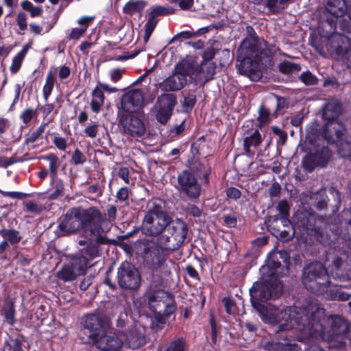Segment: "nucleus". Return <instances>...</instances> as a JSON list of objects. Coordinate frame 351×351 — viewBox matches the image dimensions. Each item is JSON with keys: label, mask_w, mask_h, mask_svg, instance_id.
I'll list each match as a JSON object with an SVG mask.
<instances>
[{"label": "nucleus", "mask_w": 351, "mask_h": 351, "mask_svg": "<svg viewBox=\"0 0 351 351\" xmlns=\"http://www.w3.org/2000/svg\"><path fill=\"white\" fill-rule=\"evenodd\" d=\"M164 351H188L186 341L180 337L170 341Z\"/></svg>", "instance_id": "obj_47"}, {"label": "nucleus", "mask_w": 351, "mask_h": 351, "mask_svg": "<svg viewBox=\"0 0 351 351\" xmlns=\"http://www.w3.org/2000/svg\"><path fill=\"white\" fill-rule=\"evenodd\" d=\"M282 227L276 229V237L283 241H288L293 239L297 230L291 221L289 223H280Z\"/></svg>", "instance_id": "obj_32"}, {"label": "nucleus", "mask_w": 351, "mask_h": 351, "mask_svg": "<svg viewBox=\"0 0 351 351\" xmlns=\"http://www.w3.org/2000/svg\"><path fill=\"white\" fill-rule=\"evenodd\" d=\"M145 3L142 1L131 0L126 3L123 8V12L127 14H133L136 12H141L145 8Z\"/></svg>", "instance_id": "obj_48"}, {"label": "nucleus", "mask_w": 351, "mask_h": 351, "mask_svg": "<svg viewBox=\"0 0 351 351\" xmlns=\"http://www.w3.org/2000/svg\"><path fill=\"white\" fill-rule=\"evenodd\" d=\"M258 121L261 124L268 123L270 121V110L263 104L258 108Z\"/></svg>", "instance_id": "obj_58"}, {"label": "nucleus", "mask_w": 351, "mask_h": 351, "mask_svg": "<svg viewBox=\"0 0 351 351\" xmlns=\"http://www.w3.org/2000/svg\"><path fill=\"white\" fill-rule=\"evenodd\" d=\"M269 350L271 349L281 350L283 351H299L301 348L296 343H291L289 339H285V342H272L266 346Z\"/></svg>", "instance_id": "obj_39"}, {"label": "nucleus", "mask_w": 351, "mask_h": 351, "mask_svg": "<svg viewBox=\"0 0 351 351\" xmlns=\"http://www.w3.org/2000/svg\"><path fill=\"white\" fill-rule=\"evenodd\" d=\"M125 343L130 349L137 350L146 343V336L136 329H132L126 337Z\"/></svg>", "instance_id": "obj_29"}, {"label": "nucleus", "mask_w": 351, "mask_h": 351, "mask_svg": "<svg viewBox=\"0 0 351 351\" xmlns=\"http://www.w3.org/2000/svg\"><path fill=\"white\" fill-rule=\"evenodd\" d=\"M79 276L69 262L64 263L56 273V277L64 282H73Z\"/></svg>", "instance_id": "obj_31"}, {"label": "nucleus", "mask_w": 351, "mask_h": 351, "mask_svg": "<svg viewBox=\"0 0 351 351\" xmlns=\"http://www.w3.org/2000/svg\"><path fill=\"white\" fill-rule=\"evenodd\" d=\"M123 132L135 139L143 138L146 134V126L143 115L139 113L122 114L119 121Z\"/></svg>", "instance_id": "obj_13"}, {"label": "nucleus", "mask_w": 351, "mask_h": 351, "mask_svg": "<svg viewBox=\"0 0 351 351\" xmlns=\"http://www.w3.org/2000/svg\"><path fill=\"white\" fill-rule=\"evenodd\" d=\"M195 69L193 80L196 82L204 80V82H207L212 80L215 74L216 64L214 62H204L197 67L195 66Z\"/></svg>", "instance_id": "obj_27"}, {"label": "nucleus", "mask_w": 351, "mask_h": 351, "mask_svg": "<svg viewBox=\"0 0 351 351\" xmlns=\"http://www.w3.org/2000/svg\"><path fill=\"white\" fill-rule=\"evenodd\" d=\"M158 19H154L149 14L148 19L145 25V35H144V40L145 42H147L153 33L157 23L158 22Z\"/></svg>", "instance_id": "obj_55"}, {"label": "nucleus", "mask_w": 351, "mask_h": 351, "mask_svg": "<svg viewBox=\"0 0 351 351\" xmlns=\"http://www.w3.org/2000/svg\"><path fill=\"white\" fill-rule=\"evenodd\" d=\"M28 49H29L28 44L24 45L23 49L20 51H19L16 53V55L13 58L11 66L10 67V72L12 74L16 73L21 69L22 63H23V62L25 59V57L27 53Z\"/></svg>", "instance_id": "obj_41"}, {"label": "nucleus", "mask_w": 351, "mask_h": 351, "mask_svg": "<svg viewBox=\"0 0 351 351\" xmlns=\"http://www.w3.org/2000/svg\"><path fill=\"white\" fill-rule=\"evenodd\" d=\"M268 10L274 14H280L285 10V2L281 0H263L262 3Z\"/></svg>", "instance_id": "obj_46"}, {"label": "nucleus", "mask_w": 351, "mask_h": 351, "mask_svg": "<svg viewBox=\"0 0 351 351\" xmlns=\"http://www.w3.org/2000/svg\"><path fill=\"white\" fill-rule=\"evenodd\" d=\"M86 161V156L78 148H76L71 156V163L75 165H79L84 164Z\"/></svg>", "instance_id": "obj_62"}, {"label": "nucleus", "mask_w": 351, "mask_h": 351, "mask_svg": "<svg viewBox=\"0 0 351 351\" xmlns=\"http://www.w3.org/2000/svg\"><path fill=\"white\" fill-rule=\"evenodd\" d=\"M325 316V309L320 306L316 300H312L305 306L301 313H298L295 322L300 330L320 332L321 337L328 341H339L344 340L350 335V322L345 317L332 315L328 317L326 324L322 323Z\"/></svg>", "instance_id": "obj_2"}, {"label": "nucleus", "mask_w": 351, "mask_h": 351, "mask_svg": "<svg viewBox=\"0 0 351 351\" xmlns=\"http://www.w3.org/2000/svg\"><path fill=\"white\" fill-rule=\"evenodd\" d=\"M56 81V75L52 68H51L47 74L45 84L43 88V95L45 101H48L49 97L53 91Z\"/></svg>", "instance_id": "obj_42"}, {"label": "nucleus", "mask_w": 351, "mask_h": 351, "mask_svg": "<svg viewBox=\"0 0 351 351\" xmlns=\"http://www.w3.org/2000/svg\"><path fill=\"white\" fill-rule=\"evenodd\" d=\"M300 80L306 86H313L318 84L317 77L309 71L302 72L300 75Z\"/></svg>", "instance_id": "obj_56"}, {"label": "nucleus", "mask_w": 351, "mask_h": 351, "mask_svg": "<svg viewBox=\"0 0 351 351\" xmlns=\"http://www.w3.org/2000/svg\"><path fill=\"white\" fill-rule=\"evenodd\" d=\"M53 119V117L49 118L46 122H42L41 124L34 130L32 131L29 134L27 135L25 138L24 144L29 145L35 143L45 132L46 127L51 123Z\"/></svg>", "instance_id": "obj_38"}, {"label": "nucleus", "mask_w": 351, "mask_h": 351, "mask_svg": "<svg viewBox=\"0 0 351 351\" xmlns=\"http://www.w3.org/2000/svg\"><path fill=\"white\" fill-rule=\"evenodd\" d=\"M316 161L313 153L308 154L302 160V167L306 171L311 173L319 166Z\"/></svg>", "instance_id": "obj_53"}, {"label": "nucleus", "mask_w": 351, "mask_h": 351, "mask_svg": "<svg viewBox=\"0 0 351 351\" xmlns=\"http://www.w3.org/2000/svg\"><path fill=\"white\" fill-rule=\"evenodd\" d=\"M337 152L342 158L351 157V135L346 132L341 140L337 141Z\"/></svg>", "instance_id": "obj_33"}, {"label": "nucleus", "mask_w": 351, "mask_h": 351, "mask_svg": "<svg viewBox=\"0 0 351 351\" xmlns=\"http://www.w3.org/2000/svg\"><path fill=\"white\" fill-rule=\"evenodd\" d=\"M86 197L90 199L93 197L91 195H95V197H100L103 194V191L98 183L90 185L84 190Z\"/></svg>", "instance_id": "obj_57"}, {"label": "nucleus", "mask_w": 351, "mask_h": 351, "mask_svg": "<svg viewBox=\"0 0 351 351\" xmlns=\"http://www.w3.org/2000/svg\"><path fill=\"white\" fill-rule=\"evenodd\" d=\"M341 228L339 230L338 240L341 237L345 240H351V208L343 209L338 216Z\"/></svg>", "instance_id": "obj_26"}, {"label": "nucleus", "mask_w": 351, "mask_h": 351, "mask_svg": "<svg viewBox=\"0 0 351 351\" xmlns=\"http://www.w3.org/2000/svg\"><path fill=\"white\" fill-rule=\"evenodd\" d=\"M178 189L189 199H197L201 193V185L193 173L184 170L178 176Z\"/></svg>", "instance_id": "obj_15"}, {"label": "nucleus", "mask_w": 351, "mask_h": 351, "mask_svg": "<svg viewBox=\"0 0 351 351\" xmlns=\"http://www.w3.org/2000/svg\"><path fill=\"white\" fill-rule=\"evenodd\" d=\"M347 287L348 286L346 285H335L329 289L328 295L332 300L347 301L351 298V293H348L342 289Z\"/></svg>", "instance_id": "obj_36"}, {"label": "nucleus", "mask_w": 351, "mask_h": 351, "mask_svg": "<svg viewBox=\"0 0 351 351\" xmlns=\"http://www.w3.org/2000/svg\"><path fill=\"white\" fill-rule=\"evenodd\" d=\"M68 261L77 274L80 276L86 274L88 268L93 266V260L96 258L90 255L89 252L85 247L80 249L77 253L69 256Z\"/></svg>", "instance_id": "obj_21"}, {"label": "nucleus", "mask_w": 351, "mask_h": 351, "mask_svg": "<svg viewBox=\"0 0 351 351\" xmlns=\"http://www.w3.org/2000/svg\"><path fill=\"white\" fill-rule=\"evenodd\" d=\"M291 320V307L286 306L281 309H272L271 315L267 319V323L272 325H278V332L286 331L291 328L288 324Z\"/></svg>", "instance_id": "obj_23"}, {"label": "nucleus", "mask_w": 351, "mask_h": 351, "mask_svg": "<svg viewBox=\"0 0 351 351\" xmlns=\"http://www.w3.org/2000/svg\"><path fill=\"white\" fill-rule=\"evenodd\" d=\"M104 219V217L97 207L71 208L60 219L57 230L60 232L58 236H69L81 230L95 234L101 229V223Z\"/></svg>", "instance_id": "obj_3"}, {"label": "nucleus", "mask_w": 351, "mask_h": 351, "mask_svg": "<svg viewBox=\"0 0 351 351\" xmlns=\"http://www.w3.org/2000/svg\"><path fill=\"white\" fill-rule=\"evenodd\" d=\"M3 311L6 322L11 326H14L16 323V311L14 302L12 300L7 302Z\"/></svg>", "instance_id": "obj_45"}, {"label": "nucleus", "mask_w": 351, "mask_h": 351, "mask_svg": "<svg viewBox=\"0 0 351 351\" xmlns=\"http://www.w3.org/2000/svg\"><path fill=\"white\" fill-rule=\"evenodd\" d=\"M332 264L336 269V273L340 280L347 281L351 280V274H346V275L339 274V271L341 270V267L343 265V260L340 257H337L332 261Z\"/></svg>", "instance_id": "obj_61"}, {"label": "nucleus", "mask_w": 351, "mask_h": 351, "mask_svg": "<svg viewBox=\"0 0 351 351\" xmlns=\"http://www.w3.org/2000/svg\"><path fill=\"white\" fill-rule=\"evenodd\" d=\"M347 129L340 121H327L322 126V137L330 145L337 143L343 138Z\"/></svg>", "instance_id": "obj_20"}, {"label": "nucleus", "mask_w": 351, "mask_h": 351, "mask_svg": "<svg viewBox=\"0 0 351 351\" xmlns=\"http://www.w3.org/2000/svg\"><path fill=\"white\" fill-rule=\"evenodd\" d=\"M54 137L52 140L56 147L60 151H65L67 147V140L64 137H61L58 134L54 133Z\"/></svg>", "instance_id": "obj_64"}, {"label": "nucleus", "mask_w": 351, "mask_h": 351, "mask_svg": "<svg viewBox=\"0 0 351 351\" xmlns=\"http://www.w3.org/2000/svg\"><path fill=\"white\" fill-rule=\"evenodd\" d=\"M331 47L335 58L342 61L348 68H351V39L346 36H340L332 41Z\"/></svg>", "instance_id": "obj_18"}, {"label": "nucleus", "mask_w": 351, "mask_h": 351, "mask_svg": "<svg viewBox=\"0 0 351 351\" xmlns=\"http://www.w3.org/2000/svg\"><path fill=\"white\" fill-rule=\"evenodd\" d=\"M50 192L49 198L50 199H56L64 195L65 186L63 180L58 176L50 177Z\"/></svg>", "instance_id": "obj_30"}, {"label": "nucleus", "mask_w": 351, "mask_h": 351, "mask_svg": "<svg viewBox=\"0 0 351 351\" xmlns=\"http://www.w3.org/2000/svg\"><path fill=\"white\" fill-rule=\"evenodd\" d=\"M342 111L341 103L336 99H332L325 104L322 118L326 121H339L338 117L341 114Z\"/></svg>", "instance_id": "obj_28"}, {"label": "nucleus", "mask_w": 351, "mask_h": 351, "mask_svg": "<svg viewBox=\"0 0 351 351\" xmlns=\"http://www.w3.org/2000/svg\"><path fill=\"white\" fill-rule=\"evenodd\" d=\"M169 238L160 236L156 239H143L138 241L137 253L144 264L153 272L158 271L165 263V252L168 250Z\"/></svg>", "instance_id": "obj_6"}, {"label": "nucleus", "mask_w": 351, "mask_h": 351, "mask_svg": "<svg viewBox=\"0 0 351 351\" xmlns=\"http://www.w3.org/2000/svg\"><path fill=\"white\" fill-rule=\"evenodd\" d=\"M345 33H351V19L348 17V19H345L343 17H341L337 19V31L334 34H339L336 39L341 36V34H345ZM329 34V33L328 32ZM330 35H332V34H330Z\"/></svg>", "instance_id": "obj_50"}, {"label": "nucleus", "mask_w": 351, "mask_h": 351, "mask_svg": "<svg viewBox=\"0 0 351 351\" xmlns=\"http://www.w3.org/2000/svg\"><path fill=\"white\" fill-rule=\"evenodd\" d=\"M325 10L330 16L321 21L322 27L329 34L337 31V19L346 14L351 19V0H326Z\"/></svg>", "instance_id": "obj_10"}, {"label": "nucleus", "mask_w": 351, "mask_h": 351, "mask_svg": "<svg viewBox=\"0 0 351 351\" xmlns=\"http://www.w3.org/2000/svg\"><path fill=\"white\" fill-rule=\"evenodd\" d=\"M195 64L183 59L174 66L172 74L159 83V88L164 92H173L182 89L187 84V77L193 79Z\"/></svg>", "instance_id": "obj_8"}, {"label": "nucleus", "mask_w": 351, "mask_h": 351, "mask_svg": "<svg viewBox=\"0 0 351 351\" xmlns=\"http://www.w3.org/2000/svg\"><path fill=\"white\" fill-rule=\"evenodd\" d=\"M313 154L321 167H326L332 156V152L327 146H322Z\"/></svg>", "instance_id": "obj_35"}, {"label": "nucleus", "mask_w": 351, "mask_h": 351, "mask_svg": "<svg viewBox=\"0 0 351 351\" xmlns=\"http://www.w3.org/2000/svg\"><path fill=\"white\" fill-rule=\"evenodd\" d=\"M0 235L9 242L10 245H16L22 239L21 232L14 228H3L0 230Z\"/></svg>", "instance_id": "obj_37"}, {"label": "nucleus", "mask_w": 351, "mask_h": 351, "mask_svg": "<svg viewBox=\"0 0 351 351\" xmlns=\"http://www.w3.org/2000/svg\"><path fill=\"white\" fill-rule=\"evenodd\" d=\"M302 281L307 291L317 295L326 293L331 283L327 269L318 261L310 263L303 268Z\"/></svg>", "instance_id": "obj_7"}, {"label": "nucleus", "mask_w": 351, "mask_h": 351, "mask_svg": "<svg viewBox=\"0 0 351 351\" xmlns=\"http://www.w3.org/2000/svg\"><path fill=\"white\" fill-rule=\"evenodd\" d=\"M262 142L261 133L256 130L250 136L244 139V149L247 153L251 152L250 147H257Z\"/></svg>", "instance_id": "obj_43"}, {"label": "nucleus", "mask_w": 351, "mask_h": 351, "mask_svg": "<svg viewBox=\"0 0 351 351\" xmlns=\"http://www.w3.org/2000/svg\"><path fill=\"white\" fill-rule=\"evenodd\" d=\"M223 222L228 228H235L237 224V214L232 212L230 214H224L222 217Z\"/></svg>", "instance_id": "obj_63"}, {"label": "nucleus", "mask_w": 351, "mask_h": 351, "mask_svg": "<svg viewBox=\"0 0 351 351\" xmlns=\"http://www.w3.org/2000/svg\"><path fill=\"white\" fill-rule=\"evenodd\" d=\"M279 71L285 75H289L293 73L298 72L301 70V66L299 64L291 62L287 60H284L280 62L278 66Z\"/></svg>", "instance_id": "obj_49"}, {"label": "nucleus", "mask_w": 351, "mask_h": 351, "mask_svg": "<svg viewBox=\"0 0 351 351\" xmlns=\"http://www.w3.org/2000/svg\"><path fill=\"white\" fill-rule=\"evenodd\" d=\"M103 89L97 86L92 93L93 99L90 102V108L93 112H99L104 103V94Z\"/></svg>", "instance_id": "obj_34"}, {"label": "nucleus", "mask_w": 351, "mask_h": 351, "mask_svg": "<svg viewBox=\"0 0 351 351\" xmlns=\"http://www.w3.org/2000/svg\"><path fill=\"white\" fill-rule=\"evenodd\" d=\"M169 238L168 250L175 251L183 245L189 233L187 223L181 219L173 220L171 217L170 223L165 230Z\"/></svg>", "instance_id": "obj_14"}, {"label": "nucleus", "mask_w": 351, "mask_h": 351, "mask_svg": "<svg viewBox=\"0 0 351 351\" xmlns=\"http://www.w3.org/2000/svg\"><path fill=\"white\" fill-rule=\"evenodd\" d=\"M144 94L141 89H134L125 93L121 101L122 110L125 113H138L143 107Z\"/></svg>", "instance_id": "obj_19"}, {"label": "nucleus", "mask_w": 351, "mask_h": 351, "mask_svg": "<svg viewBox=\"0 0 351 351\" xmlns=\"http://www.w3.org/2000/svg\"><path fill=\"white\" fill-rule=\"evenodd\" d=\"M328 196L326 194L317 195L314 198L313 206L318 210H323L327 208Z\"/></svg>", "instance_id": "obj_59"}, {"label": "nucleus", "mask_w": 351, "mask_h": 351, "mask_svg": "<svg viewBox=\"0 0 351 351\" xmlns=\"http://www.w3.org/2000/svg\"><path fill=\"white\" fill-rule=\"evenodd\" d=\"M290 264V255L286 250L271 252L266 264L260 269V280L254 282L249 290L252 306L265 322L267 323L272 309L263 303L282 295L283 284L279 277L288 274Z\"/></svg>", "instance_id": "obj_1"}, {"label": "nucleus", "mask_w": 351, "mask_h": 351, "mask_svg": "<svg viewBox=\"0 0 351 351\" xmlns=\"http://www.w3.org/2000/svg\"><path fill=\"white\" fill-rule=\"evenodd\" d=\"M141 275L132 263L125 261L117 268V282L120 289L126 291H138L141 287Z\"/></svg>", "instance_id": "obj_11"}, {"label": "nucleus", "mask_w": 351, "mask_h": 351, "mask_svg": "<svg viewBox=\"0 0 351 351\" xmlns=\"http://www.w3.org/2000/svg\"><path fill=\"white\" fill-rule=\"evenodd\" d=\"M293 227L300 234L302 239L307 241L315 240L324 246L335 247L338 241L339 230L337 223H328L324 230L317 224V219L314 215L300 211L297 212L293 217Z\"/></svg>", "instance_id": "obj_4"}, {"label": "nucleus", "mask_w": 351, "mask_h": 351, "mask_svg": "<svg viewBox=\"0 0 351 351\" xmlns=\"http://www.w3.org/2000/svg\"><path fill=\"white\" fill-rule=\"evenodd\" d=\"M226 312L229 314H234L237 312V306L234 299L232 297H225L222 300Z\"/></svg>", "instance_id": "obj_60"}, {"label": "nucleus", "mask_w": 351, "mask_h": 351, "mask_svg": "<svg viewBox=\"0 0 351 351\" xmlns=\"http://www.w3.org/2000/svg\"><path fill=\"white\" fill-rule=\"evenodd\" d=\"M95 342L98 348L103 351H117L123 345L122 340L115 335H108L107 330L101 335Z\"/></svg>", "instance_id": "obj_24"}, {"label": "nucleus", "mask_w": 351, "mask_h": 351, "mask_svg": "<svg viewBox=\"0 0 351 351\" xmlns=\"http://www.w3.org/2000/svg\"><path fill=\"white\" fill-rule=\"evenodd\" d=\"M171 215L166 208L165 201L153 198L148 201L138 230L147 237L158 238L164 234L170 223Z\"/></svg>", "instance_id": "obj_5"}, {"label": "nucleus", "mask_w": 351, "mask_h": 351, "mask_svg": "<svg viewBox=\"0 0 351 351\" xmlns=\"http://www.w3.org/2000/svg\"><path fill=\"white\" fill-rule=\"evenodd\" d=\"M114 243H115L114 239H110L106 235L98 233L94 239L88 242L85 248L89 252L90 256L97 258L101 256V245Z\"/></svg>", "instance_id": "obj_25"}, {"label": "nucleus", "mask_w": 351, "mask_h": 351, "mask_svg": "<svg viewBox=\"0 0 351 351\" xmlns=\"http://www.w3.org/2000/svg\"><path fill=\"white\" fill-rule=\"evenodd\" d=\"M178 101L176 95L173 93H163L157 97V111L156 119L158 123L165 125L173 114Z\"/></svg>", "instance_id": "obj_16"}, {"label": "nucleus", "mask_w": 351, "mask_h": 351, "mask_svg": "<svg viewBox=\"0 0 351 351\" xmlns=\"http://www.w3.org/2000/svg\"><path fill=\"white\" fill-rule=\"evenodd\" d=\"M322 128L319 125L314 124L311 125L306 132V140L311 144H314L317 139L322 136Z\"/></svg>", "instance_id": "obj_52"}, {"label": "nucleus", "mask_w": 351, "mask_h": 351, "mask_svg": "<svg viewBox=\"0 0 351 351\" xmlns=\"http://www.w3.org/2000/svg\"><path fill=\"white\" fill-rule=\"evenodd\" d=\"M197 102L196 95L193 93L183 95V99L180 100L182 110L185 113H191Z\"/></svg>", "instance_id": "obj_44"}, {"label": "nucleus", "mask_w": 351, "mask_h": 351, "mask_svg": "<svg viewBox=\"0 0 351 351\" xmlns=\"http://www.w3.org/2000/svg\"><path fill=\"white\" fill-rule=\"evenodd\" d=\"M84 327L89 330V337L95 341L109 328L108 322L106 317L99 314H89L84 319Z\"/></svg>", "instance_id": "obj_17"}, {"label": "nucleus", "mask_w": 351, "mask_h": 351, "mask_svg": "<svg viewBox=\"0 0 351 351\" xmlns=\"http://www.w3.org/2000/svg\"><path fill=\"white\" fill-rule=\"evenodd\" d=\"M263 50L255 43H249L248 45H241L237 49V67L239 73L251 77L258 71L261 61Z\"/></svg>", "instance_id": "obj_9"}, {"label": "nucleus", "mask_w": 351, "mask_h": 351, "mask_svg": "<svg viewBox=\"0 0 351 351\" xmlns=\"http://www.w3.org/2000/svg\"><path fill=\"white\" fill-rule=\"evenodd\" d=\"M40 160H45L49 162L48 167H40V170L36 173V176L40 180H45L48 176L53 177L58 176L61 166V161L59 157L54 153H48L41 155L38 158Z\"/></svg>", "instance_id": "obj_22"}, {"label": "nucleus", "mask_w": 351, "mask_h": 351, "mask_svg": "<svg viewBox=\"0 0 351 351\" xmlns=\"http://www.w3.org/2000/svg\"><path fill=\"white\" fill-rule=\"evenodd\" d=\"M175 11L176 9L169 5H158L154 8L149 14L154 19H158V16L172 14Z\"/></svg>", "instance_id": "obj_51"}, {"label": "nucleus", "mask_w": 351, "mask_h": 351, "mask_svg": "<svg viewBox=\"0 0 351 351\" xmlns=\"http://www.w3.org/2000/svg\"><path fill=\"white\" fill-rule=\"evenodd\" d=\"M277 210L279 213L275 217L276 222L279 221L280 223H289L291 220L289 219L290 207L288 202L285 199L280 200L278 203Z\"/></svg>", "instance_id": "obj_40"}, {"label": "nucleus", "mask_w": 351, "mask_h": 351, "mask_svg": "<svg viewBox=\"0 0 351 351\" xmlns=\"http://www.w3.org/2000/svg\"><path fill=\"white\" fill-rule=\"evenodd\" d=\"M37 116H38L37 108L33 109L31 108H27L21 112V113L19 116V118L25 125H28L30 123V122L32 121V120L34 118H36Z\"/></svg>", "instance_id": "obj_54"}, {"label": "nucleus", "mask_w": 351, "mask_h": 351, "mask_svg": "<svg viewBox=\"0 0 351 351\" xmlns=\"http://www.w3.org/2000/svg\"><path fill=\"white\" fill-rule=\"evenodd\" d=\"M147 300L152 311H162L167 315H171L176 310L174 298L164 290L158 289L149 292L147 295Z\"/></svg>", "instance_id": "obj_12"}]
</instances>
